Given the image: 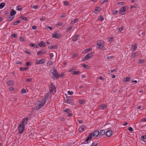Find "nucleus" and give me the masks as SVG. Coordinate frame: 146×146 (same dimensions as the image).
Wrapping results in <instances>:
<instances>
[{
    "label": "nucleus",
    "instance_id": "obj_19",
    "mask_svg": "<svg viewBox=\"0 0 146 146\" xmlns=\"http://www.w3.org/2000/svg\"><path fill=\"white\" fill-rule=\"evenodd\" d=\"M85 129V127L83 125L81 126L80 127L79 129V132H82L83 130Z\"/></svg>",
    "mask_w": 146,
    "mask_h": 146
},
{
    "label": "nucleus",
    "instance_id": "obj_34",
    "mask_svg": "<svg viewBox=\"0 0 146 146\" xmlns=\"http://www.w3.org/2000/svg\"><path fill=\"white\" fill-rule=\"evenodd\" d=\"M118 12V11L117 10L113 11L112 12V14L113 15H115Z\"/></svg>",
    "mask_w": 146,
    "mask_h": 146
},
{
    "label": "nucleus",
    "instance_id": "obj_55",
    "mask_svg": "<svg viewBox=\"0 0 146 146\" xmlns=\"http://www.w3.org/2000/svg\"><path fill=\"white\" fill-rule=\"evenodd\" d=\"M91 49L90 48H88V49H86V50H85V52H88V51H91Z\"/></svg>",
    "mask_w": 146,
    "mask_h": 146
},
{
    "label": "nucleus",
    "instance_id": "obj_44",
    "mask_svg": "<svg viewBox=\"0 0 146 146\" xmlns=\"http://www.w3.org/2000/svg\"><path fill=\"white\" fill-rule=\"evenodd\" d=\"M68 93L69 95H72L74 93L72 91H68Z\"/></svg>",
    "mask_w": 146,
    "mask_h": 146
},
{
    "label": "nucleus",
    "instance_id": "obj_54",
    "mask_svg": "<svg viewBox=\"0 0 146 146\" xmlns=\"http://www.w3.org/2000/svg\"><path fill=\"white\" fill-rule=\"evenodd\" d=\"M124 3L123 2H120L118 3V4L120 5H123Z\"/></svg>",
    "mask_w": 146,
    "mask_h": 146
},
{
    "label": "nucleus",
    "instance_id": "obj_5",
    "mask_svg": "<svg viewBox=\"0 0 146 146\" xmlns=\"http://www.w3.org/2000/svg\"><path fill=\"white\" fill-rule=\"evenodd\" d=\"M97 45H98V48L102 49L104 47V44L101 42L100 40H98L97 42Z\"/></svg>",
    "mask_w": 146,
    "mask_h": 146
},
{
    "label": "nucleus",
    "instance_id": "obj_37",
    "mask_svg": "<svg viewBox=\"0 0 146 146\" xmlns=\"http://www.w3.org/2000/svg\"><path fill=\"white\" fill-rule=\"evenodd\" d=\"M76 70V68L74 67H73L71 68L69 70V72H71L73 71V70Z\"/></svg>",
    "mask_w": 146,
    "mask_h": 146
},
{
    "label": "nucleus",
    "instance_id": "obj_49",
    "mask_svg": "<svg viewBox=\"0 0 146 146\" xmlns=\"http://www.w3.org/2000/svg\"><path fill=\"white\" fill-rule=\"evenodd\" d=\"M70 111V110L68 109H67L64 110V111L66 113H68Z\"/></svg>",
    "mask_w": 146,
    "mask_h": 146
},
{
    "label": "nucleus",
    "instance_id": "obj_36",
    "mask_svg": "<svg viewBox=\"0 0 146 146\" xmlns=\"http://www.w3.org/2000/svg\"><path fill=\"white\" fill-rule=\"evenodd\" d=\"M106 106L104 104H102L100 106V108H101L102 109H103L104 108H105Z\"/></svg>",
    "mask_w": 146,
    "mask_h": 146
},
{
    "label": "nucleus",
    "instance_id": "obj_31",
    "mask_svg": "<svg viewBox=\"0 0 146 146\" xmlns=\"http://www.w3.org/2000/svg\"><path fill=\"white\" fill-rule=\"evenodd\" d=\"M99 8L98 7H97L94 10V12L95 13H98L99 12H100V11L98 9H99Z\"/></svg>",
    "mask_w": 146,
    "mask_h": 146
},
{
    "label": "nucleus",
    "instance_id": "obj_25",
    "mask_svg": "<svg viewBox=\"0 0 146 146\" xmlns=\"http://www.w3.org/2000/svg\"><path fill=\"white\" fill-rule=\"evenodd\" d=\"M5 3H2L0 4V9H2L5 5Z\"/></svg>",
    "mask_w": 146,
    "mask_h": 146
},
{
    "label": "nucleus",
    "instance_id": "obj_47",
    "mask_svg": "<svg viewBox=\"0 0 146 146\" xmlns=\"http://www.w3.org/2000/svg\"><path fill=\"white\" fill-rule=\"evenodd\" d=\"M46 19V17H44L42 18H41L40 19V20L41 21H44Z\"/></svg>",
    "mask_w": 146,
    "mask_h": 146
},
{
    "label": "nucleus",
    "instance_id": "obj_14",
    "mask_svg": "<svg viewBox=\"0 0 146 146\" xmlns=\"http://www.w3.org/2000/svg\"><path fill=\"white\" fill-rule=\"evenodd\" d=\"M61 36V35L60 33L53 34L52 37L56 38H58Z\"/></svg>",
    "mask_w": 146,
    "mask_h": 146
},
{
    "label": "nucleus",
    "instance_id": "obj_63",
    "mask_svg": "<svg viewBox=\"0 0 146 146\" xmlns=\"http://www.w3.org/2000/svg\"><path fill=\"white\" fill-rule=\"evenodd\" d=\"M64 76V73H62L61 75H59V76H60L61 77H62L63 76Z\"/></svg>",
    "mask_w": 146,
    "mask_h": 146
},
{
    "label": "nucleus",
    "instance_id": "obj_26",
    "mask_svg": "<svg viewBox=\"0 0 146 146\" xmlns=\"http://www.w3.org/2000/svg\"><path fill=\"white\" fill-rule=\"evenodd\" d=\"M20 23V21L19 20H17V21L14 22L13 24L14 25H17L18 24Z\"/></svg>",
    "mask_w": 146,
    "mask_h": 146
},
{
    "label": "nucleus",
    "instance_id": "obj_51",
    "mask_svg": "<svg viewBox=\"0 0 146 146\" xmlns=\"http://www.w3.org/2000/svg\"><path fill=\"white\" fill-rule=\"evenodd\" d=\"M77 56V54H74L72 55V58H75V57H76Z\"/></svg>",
    "mask_w": 146,
    "mask_h": 146
},
{
    "label": "nucleus",
    "instance_id": "obj_27",
    "mask_svg": "<svg viewBox=\"0 0 146 146\" xmlns=\"http://www.w3.org/2000/svg\"><path fill=\"white\" fill-rule=\"evenodd\" d=\"M85 100H79V103L80 104H84L85 102Z\"/></svg>",
    "mask_w": 146,
    "mask_h": 146
},
{
    "label": "nucleus",
    "instance_id": "obj_64",
    "mask_svg": "<svg viewBox=\"0 0 146 146\" xmlns=\"http://www.w3.org/2000/svg\"><path fill=\"white\" fill-rule=\"evenodd\" d=\"M85 58V56L82 59V61H85L86 60H87L86 58Z\"/></svg>",
    "mask_w": 146,
    "mask_h": 146
},
{
    "label": "nucleus",
    "instance_id": "obj_50",
    "mask_svg": "<svg viewBox=\"0 0 146 146\" xmlns=\"http://www.w3.org/2000/svg\"><path fill=\"white\" fill-rule=\"evenodd\" d=\"M92 137V133H91L88 136V137L90 139Z\"/></svg>",
    "mask_w": 146,
    "mask_h": 146
},
{
    "label": "nucleus",
    "instance_id": "obj_48",
    "mask_svg": "<svg viewBox=\"0 0 146 146\" xmlns=\"http://www.w3.org/2000/svg\"><path fill=\"white\" fill-rule=\"evenodd\" d=\"M11 36L13 37L16 38L17 37V35L15 34H13L11 35Z\"/></svg>",
    "mask_w": 146,
    "mask_h": 146
},
{
    "label": "nucleus",
    "instance_id": "obj_8",
    "mask_svg": "<svg viewBox=\"0 0 146 146\" xmlns=\"http://www.w3.org/2000/svg\"><path fill=\"white\" fill-rule=\"evenodd\" d=\"M94 54V52H90L89 53L85 56V58H86L87 60H88L90 58H91Z\"/></svg>",
    "mask_w": 146,
    "mask_h": 146
},
{
    "label": "nucleus",
    "instance_id": "obj_30",
    "mask_svg": "<svg viewBox=\"0 0 146 146\" xmlns=\"http://www.w3.org/2000/svg\"><path fill=\"white\" fill-rule=\"evenodd\" d=\"M80 71H74L73 73V75H75V74H80Z\"/></svg>",
    "mask_w": 146,
    "mask_h": 146
},
{
    "label": "nucleus",
    "instance_id": "obj_53",
    "mask_svg": "<svg viewBox=\"0 0 146 146\" xmlns=\"http://www.w3.org/2000/svg\"><path fill=\"white\" fill-rule=\"evenodd\" d=\"M118 29L119 31L120 32H121V31H122L123 29V27H121L120 28H119V29Z\"/></svg>",
    "mask_w": 146,
    "mask_h": 146
},
{
    "label": "nucleus",
    "instance_id": "obj_29",
    "mask_svg": "<svg viewBox=\"0 0 146 146\" xmlns=\"http://www.w3.org/2000/svg\"><path fill=\"white\" fill-rule=\"evenodd\" d=\"M47 64L48 66H51L53 64V62L52 61H49L48 62Z\"/></svg>",
    "mask_w": 146,
    "mask_h": 146
},
{
    "label": "nucleus",
    "instance_id": "obj_7",
    "mask_svg": "<svg viewBox=\"0 0 146 146\" xmlns=\"http://www.w3.org/2000/svg\"><path fill=\"white\" fill-rule=\"evenodd\" d=\"M112 134V131L111 130H109L106 132V135L107 137H110Z\"/></svg>",
    "mask_w": 146,
    "mask_h": 146
},
{
    "label": "nucleus",
    "instance_id": "obj_40",
    "mask_svg": "<svg viewBox=\"0 0 146 146\" xmlns=\"http://www.w3.org/2000/svg\"><path fill=\"white\" fill-rule=\"evenodd\" d=\"M20 7V6H18L17 7L16 9L17 10L19 11H20L22 10V7Z\"/></svg>",
    "mask_w": 146,
    "mask_h": 146
},
{
    "label": "nucleus",
    "instance_id": "obj_11",
    "mask_svg": "<svg viewBox=\"0 0 146 146\" xmlns=\"http://www.w3.org/2000/svg\"><path fill=\"white\" fill-rule=\"evenodd\" d=\"M29 118L27 117L24 118L22 120V124H23V125L25 126V123L26 124Z\"/></svg>",
    "mask_w": 146,
    "mask_h": 146
},
{
    "label": "nucleus",
    "instance_id": "obj_42",
    "mask_svg": "<svg viewBox=\"0 0 146 146\" xmlns=\"http://www.w3.org/2000/svg\"><path fill=\"white\" fill-rule=\"evenodd\" d=\"M31 7L34 9H37L38 7L37 5H33L31 6Z\"/></svg>",
    "mask_w": 146,
    "mask_h": 146
},
{
    "label": "nucleus",
    "instance_id": "obj_13",
    "mask_svg": "<svg viewBox=\"0 0 146 146\" xmlns=\"http://www.w3.org/2000/svg\"><path fill=\"white\" fill-rule=\"evenodd\" d=\"M45 60L44 59H42L39 60H37L36 61V64H42L45 63Z\"/></svg>",
    "mask_w": 146,
    "mask_h": 146
},
{
    "label": "nucleus",
    "instance_id": "obj_17",
    "mask_svg": "<svg viewBox=\"0 0 146 146\" xmlns=\"http://www.w3.org/2000/svg\"><path fill=\"white\" fill-rule=\"evenodd\" d=\"M106 134V131L104 130H100V132L99 133V135L102 136Z\"/></svg>",
    "mask_w": 146,
    "mask_h": 146
},
{
    "label": "nucleus",
    "instance_id": "obj_58",
    "mask_svg": "<svg viewBox=\"0 0 146 146\" xmlns=\"http://www.w3.org/2000/svg\"><path fill=\"white\" fill-rule=\"evenodd\" d=\"M83 66L85 68H86L88 67V65L85 64H83Z\"/></svg>",
    "mask_w": 146,
    "mask_h": 146
},
{
    "label": "nucleus",
    "instance_id": "obj_46",
    "mask_svg": "<svg viewBox=\"0 0 146 146\" xmlns=\"http://www.w3.org/2000/svg\"><path fill=\"white\" fill-rule=\"evenodd\" d=\"M78 20L79 19H75L73 20V23H75L77 22L78 21Z\"/></svg>",
    "mask_w": 146,
    "mask_h": 146
},
{
    "label": "nucleus",
    "instance_id": "obj_43",
    "mask_svg": "<svg viewBox=\"0 0 146 146\" xmlns=\"http://www.w3.org/2000/svg\"><path fill=\"white\" fill-rule=\"evenodd\" d=\"M21 92L22 93H24L26 92V90L25 89L23 88L21 90Z\"/></svg>",
    "mask_w": 146,
    "mask_h": 146
},
{
    "label": "nucleus",
    "instance_id": "obj_52",
    "mask_svg": "<svg viewBox=\"0 0 146 146\" xmlns=\"http://www.w3.org/2000/svg\"><path fill=\"white\" fill-rule=\"evenodd\" d=\"M32 80V79L29 78H28L26 80V81L29 82H31Z\"/></svg>",
    "mask_w": 146,
    "mask_h": 146
},
{
    "label": "nucleus",
    "instance_id": "obj_33",
    "mask_svg": "<svg viewBox=\"0 0 146 146\" xmlns=\"http://www.w3.org/2000/svg\"><path fill=\"white\" fill-rule=\"evenodd\" d=\"M138 52H136L134 53L133 54H132V56L134 58L135 57V56H137L138 55Z\"/></svg>",
    "mask_w": 146,
    "mask_h": 146
},
{
    "label": "nucleus",
    "instance_id": "obj_3",
    "mask_svg": "<svg viewBox=\"0 0 146 146\" xmlns=\"http://www.w3.org/2000/svg\"><path fill=\"white\" fill-rule=\"evenodd\" d=\"M50 71L51 72V73L53 74V76L54 78L57 79L59 78V75L55 69L53 70L52 71L51 70Z\"/></svg>",
    "mask_w": 146,
    "mask_h": 146
},
{
    "label": "nucleus",
    "instance_id": "obj_4",
    "mask_svg": "<svg viewBox=\"0 0 146 146\" xmlns=\"http://www.w3.org/2000/svg\"><path fill=\"white\" fill-rule=\"evenodd\" d=\"M25 126L21 124L18 127V131L19 133H22L25 130Z\"/></svg>",
    "mask_w": 146,
    "mask_h": 146
},
{
    "label": "nucleus",
    "instance_id": "obj_20",
    "mask_svg": "<svg viewBox=\"0 0 146 146\" xmlns=\"http://www.w3.org/2000/svg\"><path fill=\"white\" fill-rule=\"evenodd\" d=\"M16 13V12L13 10H12L10 13V16L11 17H13V15H15Z\"/></svg>",
    "mask_w": 146,
    "mask_h": 146
},
{
    "label": "nucleus",
    "instance_id": "obj_21",
    "mask_svg": "<svg viewBox=\"0 0 146 146\" xmlns=\"http://www.w3.org/2000/svg\"><path fill=\"white\" fill-rule=\"evenodd\" d=\"M14 17H15L14 16L13 17L9 16L7 18V21H10L12 20L14 18Z\"/></svg>",
    "mask_w": 146,
    "mask_h": 146
},
{
    "label": "nucleus",
    "instance_id": "obj_57",
    "mask_svg": "<svg viewBox=\"0 0 146 146\" xmlns=\"http://www.w3.org/2000/svg\"><path fill=\"white\" fill-rule=\"evenodd\" d=\"M29 69L28 68L26 67V68H23V71L24 70H26Z\"/></svg>",
    "mask_w": 146,
    "mask_h": 146
},
{
    "label": "nucleus",
    "instance_id": "obj_28",
    "mask_svg": "<svg viewBox=\"0 0 146 146\" xmlns=\"http://www.w3.org/2000/svg\"><path fill=\"white\" fill-rule=\"evenodd\" d=\"M137 48V46L135 44V45H133L132 46L131 48V50H134Z\"/></svg>",
    "mask_w": 146,
    "mask_h": 146
},
{
    "label": "nucleus",
    "instance_id": "obj_61",
    "mask_svg": "<svg viewBox=\"0 0 146 146\" xmlns=\"http://www.w3.org/2000/svg\"><path fill=\"white\" fill-rule=\"evenodd\" d=\"M113 38L112 37H110L109 38V40L110 41H112L113 40Z\"/></svg>",
    "mask_w": 146,
    "mask_h": 146
},
{
    "label": "nucleus",
    "instance_id": "obj_41",
    "mask_svg": "<svg viewBox=\"0 0 146 146\" xmlns=\"http://www.w3.org/2000/svg\"><path fill=\"white\" fill-rule=\"evenodd\" d=\"M144 62V61L143 59H140L139 63L140 64H143Z\"/></svg>",
    "mask_w": 146,
    "mask_h": 146
},
{
    "label": "nucleus",
    "instance_id": "obj_18",
    "mask_svg": "<svg viewBox=\"0 0 146 146\" xmlns=\"http://www.w3.org/2000/svg\"><path fill=\"white\" fill-rule=\"evenodd\" d=\"M80 37V35H79L75 36L72 38V40L73 41H76L78 39V38Z\"/></svg>",
    "mask_w": 146,
    "mask_h": 146
},
{
    "label": "nucleus",
    "instance_id": "obj_10",
    "mask_svg": "<svg viewBox=\"0 0 146 146\" xmlns=\"http://www.w3.org/2000/svg\"><path fill=\"white\" fill-rule=\"evenodd\" d=\"M99 131L96 130L94 131L93 133H92V134L94 137H97L98 135H99Z\"/></svg>",
    "mask_w": 146,
    "mask_h": 146
},
{
    "label": "nucleus",
    "instance_id": "obj_12",
    "mask_svg": "<svg viewBox=\"0 0 146 146\" xmlns=\"http://www.w3.org/2000/svg\"><path fill=\"white\" fill-rule=\"evenodd\" d=\"M38 45L40 47H45L46 46L45 43L43 41H40L38 43Z\"/></svg>",
    "mask_w": 146,
    "mask_h": 146
},
{
    "label": "nucleus",
    "instance_id": "obj_62",
    "mask_svg": "<svg viewBox=\"0 0 146 146\" xmlns=\"http://www.w3.org/2000/svg\"><path fill=\"white\" fill-rule=\"evenodd\" d=\"M141 121H146V118H144L142 119L141 120Z\"/></svg>",
    "mask_w": 146,
    "mask_h": 146
},
{
    "label": "nucleus",
    "instance_id": "obj_15",
    "mask_svg": "<svg viewBox=\"0 0 146 146\" xmlns=\"http://www.w3.org/2000/svg\"><path fill=\"white\" fill-rule=\"evenodd\" d=\"M46 52L45 50L44 51L41 50L40 51H39L37 52V55H42Z\"/></svg>",
    "mask_w": 146,
    "mask_h": 146
},
{
    "label": "nucleus",
    "instance_id": "obj_1",
    "mask_svg": "<svg viewBox=\"0 0 146 146\" xmlns=\"http://www.w3.org/2000/svg\"><path fill=\"white\" fill-rule=\"evenodd\" d=\"M50 95V94L49 93H48L46 94L44 98L43 97H42V100L39 101L38 105L36 106V110H39L44 106L46 102V100L48 99Z\"/></svg>",
    "mask_w": 146,
    "mask_h": 146
},
{
    "label": "nucleus",
    "instance_id": "obj_38",
    "mask_svg": "<svg viewBox=\"0 0 146 146\" xmlns=\"http://www.w3.org/2000/svg\"><path fill=\"white\" fill-rule=\"evenodd\" d=\"M99 20L101 21H102L104 20L103 16H100V18H99Z\"/></svg>",
    "mask_w": 146,
    "mask_h": 146
},
{
    "label": "nucleus",
    "instance_id": "obj_39",
    "mask_svg": "<svg viewBox=\"0 0 146 146\" xmlns=\"http://www.w3.org/2000/svg\"><path fill=\"white\" fill-rule=\"evenodd\" d=\"M63 3L65 5H69V2L66 1H64Z\"/></svg>",
    "mask_w": 146,
    "mask_h": 146
},
{
    "label": "nucleus",
    "instance_id": "obj_22",
    "mask_svg": "<svg viewBox=\"0 0 146 146\" xmlns=\"http://www.w3.org/2000/svg\"><path fill=\"white\" fill-rule=\"evenodd\" d=\"M7 84L9 86H11L13 84V82L12 81L10 80L8 81L7 82Z\"/></svg>",
    "mask_w": 146,
    "mask_h": 146
},
{
    "label": "nucleus",
    "instance_id": "obj_60",
    "mask_svg": "<svg viewBox=\"0 0 146 146\" xmlns=\"http://www.w3.org/2000/svg\"><path fill=\"white\" fill-rule=\"evenodd\" d=\"M116 69H114L113 70H111V73H112L114 72H116Z\"/></svg>",
    "mask_w": 146,
    "mask_h": 146
},
{
    "label": "nucleus",
    "instance_id": "obj_24",
    "mask_svg": "<svg viewBox=\"0 0 146 146\" xmlns=\"http://www.w3.org/2000/svg\"><path fill=\"white\" fill-rule=\"evenodd\" d=\"M131 78L129 77H127L125 78L123 80L124 82H128L130 80Z\"/></svg>",
    "mask_w": 146,
    "mask_h": 146
},
{
    "label": "nucleus",
    "instance_id": "obj_45",
    "mask_svg": "<svg viewBox=\"0 0 146 146\" xmlns=\"http://www.w3.org/2000/svg\"><path fill=\"white\" fill-rule=\"evenodd\" d=\"M128 130L131 132L133 131V128L131 127H129L128 128Z\"/></svg>",
    "mask_w": 146,
    "mask_h": 146
},
{
    "label": "nucleus",
    "instance_id": "obj_2",
    "mask_svg": "<svg viewBox=\"0 0 146 146\" xmlns=\"http://www.w3.org/2000/svg\"><path fill=\"white\" fill-rule=\"evenodd\" d=\"M49 90L51 94H54L56 92V88L54 84L53 83H51L50 86Z\"/></svg>",
    "mask_w": 146,
    "mask_h": 146
},
{
    "label": "nucleus",
    "instance_id": "obj_16",
    "mask_svg": "<svg viewBox=\"0 0 146 146\" xmlns=\"http://www.w3.org/2000/svg\"><path fill=\"white\" fill-rule=\"evenodd\" d=\"M58 48L57 45L50 46H48V48L50 49H56Z\"/></svg>",
    "mask_w": 146,
    "mask_h": 146
},
{
    "label": "nucleus",
    "instance_id": "obj_23",
    "mask_svg": "<svg viewBox=\"0 0 146 146\" xmlns=\"http://www.w3.org/2000/svg\"><path fill=\"white\" fill-rule=\"evenodd\" d=\"M141 139L142 141L144 142H146V135L144 136H142Z\"/></svg>",
    "mask_w": 146,
    "mask_h": 146
},
{
    "label": "nucleus",
    "instance_id": "obj_32",
    "mask_svg": "<svg viewBox=\"0 0 146 146\" xmlns=\"http://www.w3.org/2000/svg\"><path fill=\"white\" fill-rule=\"evenodd\" d=\"M21 18L22 20L26 21H27V19L26 17L23 16L21 17Z\"/></svg>",
    "mask_w": 146,
    "mask_h": 146
},
{
    "label": "nucleus",
    "instance_id": "obj_56",
    "mask_svg": "<svg viewBox=\"0 0 146 146\" xmlns=\"http://www.w3.org/2000/svg\"><path fill=\"white\" fill-rule=\"evenodd\" d=\"M113 56H109L107 57V59H108V60H109V59H110L113 58Z\"/></svg>",
    "mask_w": 146,
    "mask_h": 146
},
{
    "label": "nucleus",
    "instance_id": "obj_35",
    "mask_svg": "<svg viewBox=\"0 0 146 146\" xmlns=\"http://www.w3.org/2000/svg\"><path fill=\"white\" fill-rule=\"evenodd\" d=\"M72 28V26H71L69 27H68L67 29L66 30V32H68L70 31Z\"/></svg>",
    "mask_w": 146,
    "mask_h": 146
},
{
    "label": "nucleus",
    "instance_id": "obj_59",
    "mask_svg": "<svg viewBox=\"0 0 146 146\" xmlns=\"http://www.w3.org/2000/svg\"><path fill=\"white\" fill-rule=\"evenodd\" d=\"M24 38L23 37H22L21 36H20V40L21 41H23L24 40Z\"/></svg>",
    "mask_w": 146,
    "mask_h": 146
},
{
    "label": "nucleus",
    "instance_id": "obj_6",
    "mask_svg": "<svg viewBox=\"0 0 146 146\" xmlns=\"http://www.w3.org/2000/svg\"><path fill=\"white\" fill-rule=\"evenodd\" d=\"M72 97L70 96L67 97H66V100H65V102L66 103L70 104L72 102Z\"/></svg>",
    "mask_w": 146,
    "mask_h": 146
},
{
    "label": "nucleus",
    "instance_id": "obj_9",
    "mask_svg": "<svg viewBox=\"0 0 146 146\" xmlns=\"http://www.w3.org/2000/svg\"><path fill=\"white\" fill-rule=\"evenodd\" d=\"M126 11V7L125 6H124L120 9L119 11V13L121 15H123L124 14V12Z\"/></svg>",
    "mask_w": 146,
    "mask_h": 146
}]
</instances>
